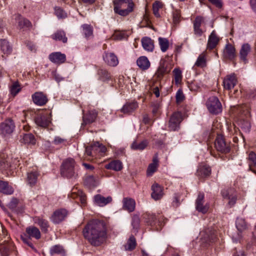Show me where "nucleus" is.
Returning a JSON list of instances; mask_svg holds the SVG:
<instances>
[{
    "instance_id": "nucleus-64",
    "label": "nucleus",
    "mask_w": 256,
    "mask_h": 256,
    "mask_svg": "<svg viewBox=\"0 0 256 256\" xmlns=\"http://www.w3.org/2000/svg\"><path fill=\"white\" fill-rule=\"evenodd\" d=\"M66 142V140L64 138H62L60 136H56L54 141V144L56 145H62L65 144Z\"/></svg>"
},
{
    "instance_id": "nucleus-57",
    "label": "nucleus",
    "mask_w": 256,
    "mask_h": 256,
    "mask_svg": "<svg viewBox=\"0 0 256 256\" xmlns=\"http://www.w3.org/2000/svg\"><path fill=\"white\" fill-rule=\"evenodd\" d=\"M175 82L176 84L179 83L182 80V72L178 68H174L173 70Z\"/></svg>"
},
{
    "instance_id": "nucleus-4",
    "label": "nucleus",
    "mask_w": 256,
    "mask_h": 256,
    "mask_svg": "<svg viewBox=\"0 0 256 256\" xmlns=\"http://www.w3.org/2000/svg\"><path fill=\"white\" fill-rule=\"evenodd\" d=\"M35 123L39 126L46 128L51 122V114L48 110H39L34 118Z\"/></svg>"
},
{
    "instance_id": "nucleus-1",
    "label": "nucleus",
    "mask_w": 256,
    "mask_h": 256,
    "mask_svg": "<svg viewBox=\"0 0 256 256\" xmlns=\"http://www.w3.org/2000/svg\"><path fill=\"white\" fill-rule=\"evenodd\" d=\"M83 234L91 244L99 246L106 238V228L104 222L98 220H92L88 222L83 230Z\"/></svg>"
},
{
    "instance_id": "nucleus-45",
    "label": "nucleus",
    "mask_w": 256,
    "mask_h": 256,
    "mask_svg": "<svg viewBox=\"0 0 256 256\" xmlns=\"http://www.w3.org/2000/svg\"><path fill=\"white\" fill-rule=\"evenodd\" d=\"M148 142L146 140H144L141 142H134L131 148L132 149L134 150H142L144 149L148 146Z\"/></svg>"
},
{
    "instance_id": "nucleus-23",
    "label": "nucleus",
    "mask_w": 256,
    "mask_h": 256,
    "mask_svg": "<svg viewBox=\"0 0 256 256\" xmlns=\"http://www.w3.org/2000/svg\"><path fill=\"white\" fill-rule=\"evenodd\" d=\"M94 204L100 206H104L112 201V198L110 196L104 197L100 194H96L94 196Z\"/></svg>"
},
{
    "instance_id": "nucleus-25",
    "label": "nucleus",
    "mask_w": 256,
    "mask_h": 256,
    "mask_svg": "<svg viewBox=\"0 0 256 256\" xmlns=\"http://www.w3.org/2000/svg\"><path fill=\"white\" fill-rule=\"evenodd\" d=\"M97 116V112L95 110H90L83 116L82 124H90L94 122Z\"/></svg>"
},
{
    "instance_id": "nucleus-27",
    "label": "nucleus",
    "mask_w": 256,
    "mask_h": 256,
    "mask_svg": "<svg viewBox=\"0 0 256 256\" xmlns=\"http://www.w3.org/2000/svg\"><path fill=\"white\" fill-rule=\"evenodd\" d=\"M158 166V159L157 154H156L152 158V163L150 164L147 169V174L152 176L157 170Z\"/></svg>"
},
{
    "instance_id": "nucleus-30",
    "label": "nucleus",
    "mask_w": 256,
    "mask_h": 256,
    "mask_svg": "<svg viewBox=\"0 0 256 256\" xmlns=\"http://www.w3.org/2000/svg\"><path fill=\"white\" fill-rule=\"evenodd\" d=\"M138 107V104L136 102H127L122 108V112L124 114H129L134 111Z\"/></svg>"
},
{
    "instance_id": "nucleus-51",
    "label": "nucleus",
    "mask_w": 256,
    "mask_h": 256,
    "mask_svg": "<svg viewBox=\"0 0 256 256\" xmlns=\"http://www.w3.org/2000/svg\"><path fill=\"white\" fill-rule=\"evenodd\" d=\"M162 2L159 1H156L152 5L153 13L158 18L160 16V14L158 12V10L160 8H162Z\"/></svg>"
},
{
    "instance_id": "nucleus-37",
    "label": "nucleus",
    "mask_w": 256,
    "mask_h": 256,
    "mask_svg": "<svg viewBox=\"0 0 256 256\" xmlns=\"http://www.w3.org/2000/svg\"><path fill=\"white\" fill-rule=\"evenodd\" d=\"M248 162L250 169L256 174V154L250 152L248 154Z\"/></svg>"
},
{
    "instance_id": "nucleus-56",
    "label": "nucleus",
    "mask_w": 256,
    "mask_h": 256,
    "mask_svg": "<svg viewBox=\"0 0 256 256\" xmlns=\"http://www.w3.org/2000/svg\"><path fill=\"white\" fill-rule=\"evenodd\" d=\"M234 192L232 188H224L221 191V194L224 198L228 199Z\"/></svg>"
},
{
    "instance_id": "nucleus-3",
    "label": "nucleus",
    "mask_w": 256,
    "mask_h": 256,
    "mask_svg": "<svg viewBox=\"0 0 256 256\" xmlns=\"http://www.w3.org/2000/svg\"><path fill=\"white\" fill-rule=\"evenodd\" d=\"M75 162L72 158L66 159L61 167V174L68 178H76L77 176L75 169Z\"/></svg>"
},
{
    "instance_id": "nucleus-26",
    "label": "nucleus",
    "mask_w": 256,
    "mask_h": 256,
    "mask_svg": "<svg viewBox=\"0 0 256 256\" xmlns=\"http://www.w3.org/2000/svg\"><path fill=\"white\" fill-rule=\"evenodd\" d=\"M123 208L125 210L129 212H132L134 210L136 202L134 200L129 198H124L122 200Z\"/></svg>"
},
{
    "instance_id": "nucleus-2",
    "label": "nucleus",
    "mask_w": 256,
    "mask_h": 256,
    "mask_svg": "<svg viewBox=\"0 0 256 256\" xmlns=\"http://www.w3.org/2000/svg\"><path fill=\"white\" fill-rule=\"evenodd\" d=\"M106 152V147L98 142H94L85 150L86 154L96 158L104 156Z\"/></svg>"
},
{
    "instance_id": "nucleus-46",
    "label": "nucleus",
    "mask_w": 256,
    "mask_h": 256,
    "mask_svg": "<svg viewBox=\"0 0 256 256\" xmlns=\"http://www.w3.org/2000/svg\"><path fill=\"white\" fill-rule=\"evenodd\" d=\"M238 124L246 132L250 131V124L248 120H245L244 118L238 120Z\"/></svg>"
},
{
    "instance_id": "nucleus-12",
    "label": "nucleus",
    "mask_w": 256,
    "mask_h": 256,
    "mask_svg": "<svg viewBox=\"0 0 256 256\" xmlns=\"http://www.w3.org/2000/svg\"><path fill=\"white\" fill-rule=\"evenodd\" d=\"M68 212L65 209L56 210L52 214L50 220L54 224H59L67 216Z\"/></svg>"
},
{
    "instance_id": "nucleus-33",
    "label": "nucleus",
    "mask_w": 256,
    "mask_h": 256,
    "mask_svg": "<svg viewBox=\"0 0 256 256\" xmlns=\"http://www.w3.org/2000/svg\"><path fill=\"white\" fill-rule=\"evenodd\" d=\"M105 168L115 171H120L122 168V162L119 160H114L105 166Z\"/></svg>"
},
{
    "instance_id": "nucleus-39",
    "label": "nucleus",
    "mask_w": 256,
    "mask_h": 256,
    "mask_svg": "<svg viewBox=\"0 0 256 256\" xmlns=\"http://www.w3.org/2000/svg\"><path fill=\"white\" fill-rule=\"evenodd\" d=\"M20 141L25 144H35L36 142L34 136L32 134H25L22 136Z\"/></svg>"
},
{
    "instance_id": "nucleus-59",
    "label": "nucleus",
    "mask_w": 256,
    "mask_h": 256,
    "mask_svg": "<svg viewBox=\"0 0 256 256\" xmlns=\"http://www.w3.org/2000/svg\"><path fill=\"white\" fill-rule=\"evenodd\" d=\"M140 220L138 216H134L132 218V225L134 229L136 231L138 228Z\"/></svg>"
},
{
    "instance_id": "nucleus-52",
    "label": "nucleus",
    "mask_w": 256,
    "mask_h": 256,
    "mask_svg": "<svg viewBox=\"0 0 256 256\" xmlns=\"http://www.w3.org/2000/svg\"><path fill=\"white\" fill-rule=\"evenodd\" d=\"M144 218L145 219L146 222L150 225L153 224L156 220L154 214L147 212L144 214Z\"/></svg>"
},
{
    "instance_id": "nucleus-49",
    "label": "nucleus",
    "mask_w": 256,
    "mask_h": 256,
    "mask_svg": "<svg viewBox=\"0 0 256 256\" xmlns=\"http://www.w3.org/2000/svg\"><path fill=\"white\" fill-rule=\"evenodd\" d=\"M206 56L204 54H200L195 63V66L200 68H204L206 66Z\"/></svg>"
},
{
    "instance_id": "nucleus-61",
    "label": "nucleus",
    "mask_w": 256,
    "mask_h": 256,
    "mask_svg": "<svg viewBox=\"0 0 256 256\" xmlns=\"http://www.w3.org/2000/svg\"><path fill=\"white\" fill-rule=\"evenodd\" d=\"M55 14L58 18H64L66 17V13L60 8H55Z\"/></svg>"
},
{
    "instance_id": "nucleus-60",
    "label": "nucleus",
    "mask_w": 256,
    "mask_h": 256,
    "mask_svg": "<svg viewBox=\"0 0 256 256\" xmlns=\"http://www.w3.org/2000/svg\"><path fill=\"white\" fill-rule=\"evenodd\" d=\"M236 196L234 192L230 196V198H228V204L230 207L233 206L236 201Z\"/></svg>"
},
{
    "instance_id": "nucleus-35",
    "label": "nucleus",
    "mask_w": 256,
    "mask_h": 256,
    "mask_svg": "<svg viewBox=\"0 0 256 256\" xmlns=\"http://www.w3.org/2000/svg\"><path fill=\"white\" fill-rule=\"evenodd\" d=\"M0 49L4 54H9L12 52V47L6 40H0Z\"/></svg>"
},
{
    "instance_id": "nucleus-63",
    "label": "nucleus",
    "mask_w": 256,
    "mask_h": 256,
    "mask_svg": "<svg viewBox=\"0 0 256 256\" xmlns=\"http://www.w3.org/2000/svg\"><path fill=\"white\" fill-rule=\"evenodd\" d=\"M124 33L121 32H116L112 36V38L116 40H121L124 38Z\"/></svg>"
},
{
    "instance_id": "nucleus-43",
    "label": "nucleus",
    "mask_w": 256,
    "mask_h": 256,
    "mask_svg": "<svg viewBox=\"0 0 256 256\" xmlns=\"http://www.w3.org/2000/svg\"><path fill=\"white\" fill-rule=\"evenodd\" d=\"M38 174L36 172H30L28 173L27 182L30 186L34 185L36 182Z\"/></svg>"
},
{
    "instance_id": "nucleus-41",
    "label": "nucleus",
    "mask_w": 256,
    "mask_h": 256,
    "mask_svg": "<svg viewBox=\"0 0 256 256\" xmlns=\"http://www.w3.org/2000/svg\"><path fill=\"white\" fill-rule=\"evenodd\" d=\"M98 75L99 80L102 82H107L111 78L110 73L106 70H99L98 72Z\"/></svg>"
},
{
    "instance_id": "nucleus-34",
    "label": "nucleus",
    "mask_w": 256,
    "mask_h": 256,
    "mask_svg": "<svg viewBox=\"0 0 256 256\" xmlns=\"http://www.w3.org/2000/svg\"><path fill=\"white\" fill-rule=\"evenodd\" d=\"M136 63L138 67L143 70H147L150 66V62L148 58L144 56L140 57L138 59Z\"/></svg>"
},
{
    "instance_id": "nucleus-28",
    "label": "nucleus",
    "mask_w": 256,
    "mask_h": 256,
    "mask_svg": "<svg viewBox=\"0 0 256 256\" xmlns=\"http://www.w3.org/2000/svg\"><path fill=\"white\" fill-rule=\"evenodd\" d=\"M26 232L29 238H34L36 240L40 238V232L38 228L34 226L28 227L26 229Z\"/></svg>"
},
{
    "instance_id": "nucleus-42",
    "label": "nucleus",
    "mask_w": 256,
    "mask_h": 256,
    "mask_svg": "<svg viewBox=\"0 0 256 256\" xmlns=\"http://www.w3.org/2000/svg\"><path fill=\"white\" fill-rule=\"evenodd\" d=\"M236 227L240 232L246 230L248 228V224L244 219L242 218H238L236 222Z\"/></svg>"
},
{
    "instance_id": "nucleus-24",
    "label": "nucleus",
    "mask_w": 256,
    "mask_h": 256,
    "mask_svg": "<svg viewBox=\"0 0 256 256\" xmlns=\"http://www.w3.org/2000/svg\"><path fill=\"white\" fill-rule=\"evenodd\" d=\"M220 38L216 35V32L213 30L208 37L207 48L209 50L214 48L218 44Z\"/></svg>"
},
{
    "instance_id": "nucleus-13",
    "label": "nucleus",
    "mask_w": 256,
    "mask_h": 256,
    "mask_svg": "<svg viewBox=\"0 0 256 256\" xmlns=\"http://www.w3.org/2000/svg\"><path fill=\"white\" fill-rule=\"evenodd\" d=\"M204 194L200 193L196 202V210L203 214L206 213L209 208L208 204H204Z\"/></svg>"
},
{
    "instance_id": "nucleus-54",
    "label": "nucleus",
    "mask_w": 256,
    "mask_h": 256,
    "mask_svg": "<svg viewBox=\"0 0 256 256\" xmlns=\"http://www.w3.org/2000/svg\"><path fill=\"white\" fill-rule=\"evenodd\" d=\"M20 90V87L18 82H14L10 88L11 94L15 96Z\"/></svg>"
},
{
    "instance_id": "nucleus-9",
    "label": "nucleus",
    "mask_w": 256,
    "mask_h": 256,
    "mask_svg": "<svg viewBox=\"0 0 256 256\" xmlns=\"http://www.w3.org/2000/svg\"><path fill=\"white\" fill-rule=\"evenodd\" d=\"M172 68V66L168 62L161 60L155 74L158 78H162L164 75L168 74Z\"/></svg>"
},
{
    "instance_id": "nucleus-53",
    "label": "nucleus",
    "mask_w": 256,
    "mask_h": 256,
    "mask_svg": "<svg viewBox=\"0 0 256 256\" xmlns=\"http://www.w3.org/2000/svg\"><path fill=\"white\" fill-rule=\"evenodd\" d=\"M64 252V250L60 245H55L52 246L50 249V253L51 254H60Z\"/></svg>"
},
{
    "instance_id": "nucleus-55",
    "label": "nucleus",
    "mask_w": 256,
    "mask_h": 256,
    "mask_svg": "<svg viewBox=\"0 0 256 256\" xmlns=\"http://www.w3.org/2000/svg\"><path fill=\"white\" fill-rule=\"evenodd\" d=\"M85 183L90 186L94 187L96 185V182L95 178L93 176H87L85 180Z\"/></svg>"
},
{
    "instance_id": "nucleus-17",
    "label": "nucleus",
    "mask_w": 256,
    "mask_h": 256,
    "mask_svg": "<svg viewBox=\"0 0 256 256\" xmlns=\"http://www.w3.org/2000/svg\"><path fill=\"white\" fill-rule=\"evenodd\" d=\"M103 59L106 63L111 66H116L118 64L117 56L112 52H105L103 55Z\"/></svg>"
},
{
    "instance_id": "nucleus-21",
    "label": "nucleus",
    "mask_w": 256,
    "mask_h": 256,
    "mask_svg": "<svg viewBox=\"0 0 256 256\" xmlns=\"http://www.w3.org/2000/svg\"><path fill=\"white\" fill-rule=\"evenodd\" d=\"M49 59L54 63L61 64L65 62L66 56L60 52H55L50 54Z\"/></svg>"
},
{
    "instance_id": "nucleus-16",
    "label": "nucleus",
    "mask_w": 256,
    "mask_h": 256,
    "mask_svg": "<svg viewBox=\"0 0 256 256\" xmlns=\"http://www.w3.org/2000/svg\"><path fill=\"white\" fill-rule=\"evenodd\" d=\"M210 174V168L206 164H201L198 166L196 174L199 178H203L208 176Z\"/></svg>"
},
{
    "instance_id": "nucleus-11",
    "label": "nucleus",
    "mask_w": 256,
    "mask_h": 256,
    "mask_svg": "<svg viewBox=\"0 0 256 256\" xmlns=\"http://www.w3.org/2000/svg\"><path fill=\"white\" fill-rule=\"evenodd\" d=\"M204 23V18L201 16L196 17L193 22L194 32L197 36H200L204 33V31L201 28L202 25Z\"/></svg>"
},
{
    "instance_id": "nucleus-8",
    "label": "nucleus",
    "mask_w": 256,
    "mask_h": 256,
    "mask_svg": "<svg viewBox=\"0 0 256 256\" xmlns=\"http://www.w3.org/2000/svg\"><path fill=\"white\" fill-rule=\"evenodd\" d=\"M182 120V114L180 112H175L170 116L168 128L170 130H178L180 127V124Z\"/></svg>"
},
{
    "instance_id": "nucleus-38",
    "label": "nucleus",
    "mask_w": 256,
    "mask_h": 256,
    "mask_svg": "<svg viewBox=\"0 0 256 256\" xmlns=\"http://www.w3.org/2000/svg\"><path fill=\"white\" fill-rule=\"evenodd\" d=\"M133 2L131 0H114L113 1L114 11L118 10V8L128 7L129 3Z\"/></svg>"
},
{
    "instance_id": "nucleus-18",
    "label": "nucleus",
    "mask_w": 256,
    "mask_h": 256,
    "mask_svg": "<svg viewBox=\"0 0 256 256\" xmlns=\"http://www.w3.org/2000/svg\"><path fill=\"white\" fill-rule=\"evenodd\" d=\"M152 197L154 200L160 199L163 195V188L157 183L154 184L152 186Z\"/></svg>"
},
{
    "instance_id": "nucleus-7",
    "label": "nucleus",
    "mask_w": 256,
    "mask_h": 256,
    "mask_svg": "<svg viewBox=\"0 0 256 256\" xmlns=\"http://www.w3.org/2000/svg\"><path fill=\"white\" fill-rule=\"evenodd\" d=\"M230 111L234 116L238 117V120L244 118H248L250 115L248 106L246 104L234 106L231 108Z\"/></svg>"
},
{
    "instance_id": "nucleus-36",
    "label": "nucleus",
    "mask_w": 256,
    "mask_h": 256,
    "mask_svg": "<svg viewBox=\"0 0 256 256\" xmlns=\"http://www.w3.org/2000/svg\"><path fill=\"white\" fill-rule=\"evenodd\" d=\"M0 192L4 194H11L14 192V188L7 182L0 180Z\"/></svg>"
},
{
    "instance_id": "nucleus-48",
    "label": "nucleus",
    "mask_w": 256,
    "mask_h": 256,
    "mask_svg": "<svg viewBox=\"0 0 256 256\" xmlns=\"http://www.w3.org/2000/svg\"><path fill=\"white\" fill-rule=\"evenodd\" d=\"M52 37L54 40H60L64 43L66 42L68 40L64 32L61 30L56 32L52 35Z\"/></svg>"
},
{
    "instance_id": "nucleus-5",
    "label": "nucleus",
    "mask_w": 256,
    "mask_h": 256,
    "mask_svg": "<svg viewBox=\"0 0 256 256\" xmlns=\"http://www.w3.org/2000/svg\"><path fill=\"white\" fill-rule=\"evenodd\" d=\"M206 105L209 112L214 114H218L222 111V106L218 98L212 96L208 100Z\"/></svg>"
},
{
    "instance_id": "nucleus-62",
    "label": "nucleus",
    "mask_w": 256,
    "mask_h": 256,
    "mask_svg": "<svg viewBox=\"0 0 256 256\" xmlns=\"http://www.w3.org/2000/svg\"><path fill=\"white\" fill-rule=\"evenodd\" d=\"M80 192L82 191L78 190L76 188H73L70 195V197L72 199H78L80 196Z\"/></svg>"
},
{
    "instance_id": "nucleus-29",
    "label": "nucleus",
    "mask_w": 256,
    "mask_h": 256,
    "mask_svg": "<svg viewBox=\"0 0 256 256\" xmlns=\"http://www.w3.org/2000/svg\"><path fill=\"white\" fill-rule=\"evenodd\" d=\"M15 19L18 24V28L20 29L28 28L31 26L30 22L20 15H16Z\"/></svg>"
},
{
    "instance_id": "nucleus-22",
    "label": "nucleus",
    "mask_w": 256,
    "mask_h": 256,
    "mask_svg": "<svg viewBox=\"0 0 256 256\" xmlns=\"http://www.w3.org/2000/svg\"><path fill=\"white\" fill-rule=\"evenodd\" d=\"M251 50V48L248 44H244L242 45L240 50V60L244 64L248 62L247 56Z\"/></svg>"
},
{
    "instance_id": "nucleus-15",
    "label": "nucleus",
    "mask_w": 256,
    "mask_h": 256,
    "mask_svg": "<svg viewBox=\"0 0 256 256\" xmlns=\"http://www.w3.org/2000/svg\"><path fill=\"white\" fill-rule=\"evenodd\" d=\"M32 98L36 104L40 106L46 104L48 101L46 96L42 92H36L32 95Z\"/></svg>"
},
{
    "instance_id": "nucleus-50",
    "label": "nucleus",
    "mask_w": 256,
    "mask_h": 256,
    "mask_svg": "<svg viewBox=\"0 0 256 256\" xmlns=\"http://www.w3.org/2000/svg\"><path fill=\"white\" fill-rule=\"evenodd\" d=\"M158 44L160 48V50L162 52L167 50L169 46V42L166 38H159Z\"/></svg>"
},
{
    "instance_id": "nucleus-44",
    "label": "nucleus",
    "mask_w": 256,
    "mask_h": 256,
    "mask_svg": "<svg viewBox=\"0 0 256 256\" xmlns=\"http://www.w3.org/2000/svg\"><path fill=\"white\" fill-rule=\"evenodd\" d=\"M136 242L135 238L131 236L128 240L126 244L124 246V248L126 250H132L136 248Z\"/></svg>"
},
{
    "instance_id": "nucleus-40",
    "label": "nucleus",
    "mask_w": 256,
    "mask_h": 256,
    "mask_svg": "<svg viewBox=\"0 0 256 256\" xmlns=\"http://www.w3.org/2000/svg\"><path fill=\"white\" fill-rule=\"evenodd\" d=\"M134 4L133 2L129 3V4L126 8H118V10L114 11L116 13L122 16H126L128 15L130 12L133 10Z\"/></svg>"
},
{
    "instance_id": "nucleus-14",
    "label": "nucleus",
    "mask_w": 256,
    "mask_h": 256,
    "mask_svg": "<svg viewBox=\"0 0 256 256\" xmlns=\"http://www.w3.org/2000/svg\"><path fill=\"white\" fill-rule=\"evenodd\" d=\"M236 48L230 44H226L223 52L224 58L226 59L233 61L236 57Z\"/></svg>"
},
{
    "instance_id": "nucleus-20",
    "label": "nucleus",
    "mask_w": 256,
    "mask_h": 256,
    "mask_svg": "<svg viewBox=\"0 0 256 256\" xmlns=\"http://www.w3.org/2000/svg\"><path fill=\"white\" fill-rule=\"evenodd\" d=\"M15 126L14 122L11 119L6 120L1 124V130L2 133L10 134L12 133L14 129Z\"/></svg>"
},
{
    "instance_id": "nucleus-19",
    "label": "nucleus",
    "mask_w": 256,
    "mask_h": 256,
    "mask_svg": "<svg viewBox=\"0 0 256 256\" xmlns=\"http://www.w3.org/2000/svg\"><path fill=\"white\" fill-rule=\"evenodd\" d=\"M237 80L234 74L227 76L223 81V85L224 89L230 90L236 85Z\"/></svg>"
},
{
    "instance_id": "nucleus-6",
    "label": "nucleus",
    "mask_w": 256,
    "mask_h": 256,
    "mask_svg": "<svg viewBox=\"0 0 256 256\" xmlns=\"http://www.w3.org/2000/svg\"><path fill=\"white\" fill-rule=\"evenodd\" d=\"M214 142V147L216 150L222 153H228L230 151V144L226 142L224 136L218 134Z\"/></svg>"
},
{
    "instance_id": "nucleus-10",
    "label": "nucleus",
    "mask_w": 256,
    "mask_h": 256,
    "mask_svg": "<svg viewBox=\"0 0 256 256\" xmlns=\"http://www.w3.org/2000/svg\"><path fill=\"white\" fill-rule=\"evenodd\" d=\"M200 239L203 242L210 243L215 242L216 234L212 228H208L200 232Z\"/></svg>"
},
{
    "instance_id": "nucleus-31",
    "label": "nucleus",
    "mask_w": 256,
    "mask_h": 256,
    "mask_svg": "<svg viewBox=\"0 0 256 256\" xmlns=\"http://www.w3.org/2000/svg\"><path fill=\"white\" fill-rule=\"evenodd\" d=\"M35 224L40 226L42 230L46 232L49 227L48 222L47 220L40 217H35L34 219Z\"/></svg>"
},
{
    "instance_id": "nucleus-58",
    "label": "nucleus",
    "mask_w": 256,
    "mask_h": 256,
    "mask_svg": "<svg viewBox=\"0 0 256 256\" xmlns=\"http://www.w3.org/2000/svg\"><path fill=\"white\" fill-rule=\"evenodd\" d=\"M176 98L177 104H180L184 100V96L182 90H178L176 94Z\"/></svg>"
},
{
    "instance_id": "nucleus-32",
    "label": "nucleus",
    "mask_w": 256,
    "mask_h": 256,
    "mask_svg": "<svg viewBox=\"0 0 256 256\" xmlns=\"http://www.w3.org/2000/svg\"><path fill=\"white\" fill-rule=\"evenodd\" d=\"M142 44L143 48L148 52H152L154 49V41L148 37H144L142 39Z\"/></svg>"
},
{
    "instance_id": "nucleus-47",
    "label": "nucleus",
    "mask_w": 256,
    "mask_h": 256,
    "mask_svg": "<svg viewBox=\"0 0 256 256\" xmlns=\"http://www.w3.org/2000/svg\"><path fill=\"white\" fill-rule=\"evenodd\" d=\"M82 33L86 38H88L92 36L93 28L90 25L84 24L82 26Z\"/></svg>"
}]
</instances>
